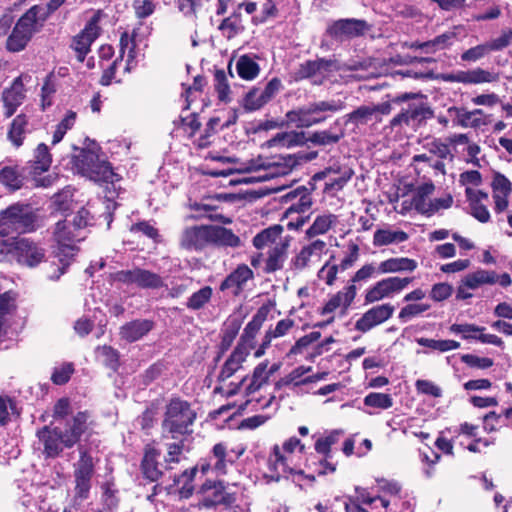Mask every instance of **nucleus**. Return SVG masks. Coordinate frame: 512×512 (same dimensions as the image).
Listing matches in <instances>:
<instances>
[{
  "label": "nucleus",
  "mask_w": 512,
  "mask_h": 512,
  "mask_svg": "<svg viewBox=\"0 0 512 512\" xmlns=\"http://www.w3.org/2000/svg\"><path fill=\"white\" fill-rule=\"evenodd\" d=\"M70 401L67 398L59 399L53 408V417L55 420H64L59 425H46L39 429L36 436L42 444V453L45 458H57L64 449H70L78 444L82 436L89 428L87 412H78L71 418Z\"/></svg>",
  "instance_id": "nucleus-1"
},
{
  "label": "nucleus",
  "mask_w": 512,
  "mask_h": 512,
  "mask_svg": "<svg viewBox=\"0 0 512 512\" xmlns=\"http://www.w3.org/2000/svg\"><path fill=\"white\" fill-rule=\"evenodd\" d=\"M79 173L105 188V198L112 202L121 193V176L114 172L111 164L102 160L94 152L82 150L75 158Z\"/></svg>",
  "instance_id": "nucleus-2"
},
{
  "label": "nucleus",
  "mask_w": 512,
  "mask_h": 512,
  "mask_svg": "<svg viewBox=\"0 0 512 512\" xmlns=\"http://www.w3.org/2000/svg\"><path fill=\"white\" fill-rule=\"evenodd\" d=\"M197 417L191 404L180 397H172L165 406L161 423L162 437L178 439L191 432L190 427Z\"/></svg>",
  "instance_id": "nucleus-3"
},
{
  "label": "nucleus",
  "mask_w": 512,
  "mask_h": 512,
  "mask_svg": "<svg viewBox=\"0 0 512 512\" xmlns=\"http://www.w3.org/2000/svg\"><path fill=\"white\" fill-rule=\"evenodd\" d=\"M45 260V250L28 238L8 239L0 243V262H13L33 268Z\"/></svg>",
  "instance_id": "nucleus-4"
},
{
  "label": "nucleus",
  "mask_w": 512,
  "mask_h": 512,
  "mask_svg": "<svg viewBox=\"0 0 512 512\" xmlns=\"http://www.w3.org/2000/svg\"><path fill=\"white\" fill-rule=\"evenodd\" d=\"M36 215L28 205L13 204L0 212V243L16 239L13 233H26L35 229Z\"/></svg>",
  "instance_id": "nucleus-5"
},
{
  "label": "nucleus",
  "mask_w": 512,
  "mask_h": 512,
  "mask_svg": "<svg viewBox=\"0 0 512 512\" xmlns=\"http://www.w3.org/2000/svg\"><path fill=\"white\" fill-rule=\"evenodd\" d=\"M42 10V7L34 5L19 18L6 41L8 51L19 52L27 46L46 20V15L40 16Z\"/></svg>",
  "instance_id": "nucleus-6"
},
{
  "label": "nucleus",
  "mask_w": 512,
  "mask_h": 512,
  "mask_svg": "<svg viewBox=\"0 0 512 512\" xmlns=\"http://www.w3.org/2000/svg\"><path fill=\"white\" fill-rule=\"evenodd\" d=\"M54 236L58 243L56 257L61 266L58 267L59 273L55 276H51V278L58 279L65 272L66 267H68L70 261L78 252V248L74 245V242L84 240L85 236L75 231L72 225L70 223L67 224L66 221H58L56 223Z\"/></svg>",
  "instance_id": "nucleus-7"
},
{
  "label": "nucleus",
  "mask_w": 512,
  "mask_h": 512,
  "mask_svg": "<svg viewBox=\"0 0 512 512\" xmlns=\"http://www.w3.org/2000/svg\"><path fill=\"white\" fill-rule=\"evenodd\" d=\"M343 107L344 104L340 100L317 101L287 112L286 118L288 122L295 124L298 128H308L325 121V118H314L313 114L317 112L335 113L342 110Z\"/></svg>",
  "instance_id": "nucleus-8"
},
{
  "label": "nucleus",
  "mask_w": 512,
  "mask_h": 512,
  "mask_svg": "<svg viewBox=\"0 0 512 512\" xmlns=\"http://www.w3.org/2000/svg\"><path fill=\"white\" fill-rule=\"evenodd\" d=\"M112 279L125 285H136L141 289H160L165 286L159 274L139 267L117 271L112 274Z\"/></svg>",
  "instance_id": "nucleus-9"
},
{
  "label": "nucleus",
  "mask_w": 512,
  "mask_h": 512,
  "mask_svg": "<svg viewBox=\"0 0 512 512\" xmlns=\"http://www.w3.org/2000/svg\"><path fill=\"white\" fill-rule=\"evenodd\" d=\"M353 175L354 170L350 166L334 162L322 171L314 174L312 180L328 179L325 183L324 191L330 193L342 190Z\"/></svg>",
  "instance_id": "nucleus-10"
},
{
  "label": "nucleus",
  "mask_w": 512,
  "mask_h": 512,
  "mask_svg": "<svg viewBox=\"0 0 512 512\" xmlns=\"http://www.w3.org/2000/svg\"><path fill=\"white\" fill-rule=\"evenodd\" d=\"M94 475L93 457L86 449H79V459L74 464L75 495L78 498L88 497L91 480Z\"/></svg>",
  "instance_id": "nucleus-11"
},
{
  "label": "nucleus",
  "mask_w": 512,
  "mask_h": 512,
  "mask_svg": "<svg viewBox=\"0 0 512 512\" xmlns=\"http://www.w3.org/2000/svg\"><path fill=\"white\" fill-rule=\"evenodd\" d=\"M371 25L363 19L345 18L332 22L327 27V34L335 40H347L364 36Z\"/></svg>",
  "instance_id": "nucleus-12"
},
{
  "label": "nucleus",
  "mask_w": 512,
  "mask_h": 512,
  "mask_svg": "<svg viewBox=\"0 0 512 512\" xmlns=\"http://www.w3.org/2000/svg\"><path fill=\"white\" fill-rule=\"evenodd\" d=\"M435 189L434 184L429 181L418 186V214L426 217H431L438 213L440 210H445L451 207L453 199L450 195L440 198H429Z\"/></svg>",
  "instance_id": "nucleus-13"
},
{
  "label": "nucleus",
  "mask_w": 512,
  "mask_h": 512,
  "mask_svg": "<svg viewBox=\"0 0 512 512\" xmlns=\"http://www.w3.org/2000/svg\"><path fill=\"white\" fill-rule=\"evenodd\" d=\"M412 280L409 277H389L377 282L366 291L365 304L375 303L401 292Z\"/></svg>",
  "instance_id": "nucleus-14"
},
{
  "label": "nucleus",
  "mask_w": 512,
  "mask_h": 512,
  "mask_svg": "<svg viewBox=\"0 0 512 512\" xmlns=\"http://www.w3.org/2000/svg\"><path fill=\"white\" fill-rule=\"evenodd\" d=\"M101 10L96 11L86 24L85 28L74 37L72 47L77 53V59L82 62L90 51L91 44L100 34L99 21L103 17Z\"/></svg>",
  "instance_id": "nucleus-15"
},
{
  "label": "nucleus",
  "mask_w": 512,
  "mask_h": 512,
  "mask_svg": "<svg viewBox=\"0 0 512 512\" xmlns=\"http://www.w3.org/2000/svg\"><path fill=\"white\" fill-rule=\"evenodd\" d=\"M200 502L204 507L229 505L235 501L234 493L223 482L206 481L199 490Z\"/></svg>",
  "instance_id": "nucleus-16"
},
{
  "label": "nucleus",
  "mask_w": 512,
  "mask_h": 512,
  "mask_svg": "<svg viewBox=\"0 0 512 512\" xmlns=\"http://www.w3.org/2000/svg\"><path fill=\"white\" fill-rule=\"evenodd\" d=\"M333 61L324 58L316 60H307L301 63L294 72V80L301 81L304 79H314V84H321L323 79L331 72Z\"/></svg>",
  "instance_id": "nucleus-17"
},
{
  "label": "nucleus",
  "mask_w": 512,
  "mask_h": 512,
  "mask_svg": "<svg viewBox=\"0 0 512 512\" xmlns=\"http://www.w3.org/2000/svg\"><path fill=\"white\" fill-rule=\"evenodd\" d=\"M394 310V306L389 303L374 306L356 321L355 328L363 333L368 332L388 320L393 315Z\"/></svg>",
  "instance_id": "nucleus-18"
},
{
  "label": "nucleus",
  "mask_w": 512,
  "mask_h": 512,
  "mask_svg": "<svg viewBox=\"0 0 512 512\" xmlns=\"http://www.w3.org/2000/svg\"><path fill=\"white\" fill-rule=\"evenodd\" d=\"M209 244V225L186 227L180 236L179 245L187 251H200Z\"/></svg>",
  "instance_id": "nucleus-19"
},
{
  "label": "nucleus",
  "mask_w": 512,
  "mask_h": 512,
  "mask_svg": "<svg viewBox=\"0 0 512 512\" xmlns=\"http://www.w3.org/2000/svg\"><path fill=\"white\" fill-rule=\"evenodd\" d=\"M297 447H299L300 451L304 450V445L297 437L287 439L282 447L274 445L269 457V465L271 468L274 470H279L280 468L283 473H292L293 470L288 465V458L285 454H292Z\"/></svg>",
  "instance_id": "nucleus-20"
},
{
  "label": "nucleus",
  "mask_w": 512,
  "mask_h": 512,
  "mask_svg": "<svg viewBox=\"0 0 512 512\" xmlns=\"http://www.w3.org/2000/svg\"><path fill=\"white\" fill-rule=\"evenodd\" d=\"M327 249L324 240L316 239L304 245L299 253L292 259L291 268L295 271H302L309 267L314 259L319 260Z\"/></svg>",
  "instance_id": "nucleus-21"
},
{
  "label": "nucleus",
  "mask_w": 512,
  "mask_h": 512,
  "mask_svg": "<svg viewBox=\"0 0 512 512\" xmlns=\"http://www.w3.org/2000/svg\"><path fill=\"white\" fill-rule=\"evenodd\" d=\"M26 98L25 88L23 83V75L14 79L12 85L5 88L1 95V100L4 108V115L10 118L24 102Z\"/></svg>",
  "instance_id": "nucleus-22"
},
{
  "label": "nucleus",
  "mask_w": 512,
  "mask_h": 512,
  "mask_svg": "<svg viewBox=\"0 0 512 512\" xmlns=\"http://www.w3.org/2000/svg\"><path fill=\"white\" fill-rule=\"evenodd\" d=\"M250 354V347L245 343H237L229 357L224 362L221 371L218 374V381L223 382L231 378L238 370L242 368Z\"/></svg>",
  "instance_id": "nucleus-23"
},
{
  "label": "nucleus",
  "mask_w": 512,
  "mask_h": 512,
  "mask_svg": "<svg viewBox=\"0 0 512 512\" xmlns=\"http://www.w3.org/2000/svg\"><path fill=\"white\" fill-rule=\"evenodd\" d=\"M447 81L462 83V84H483L496 82L499 79L497 73L485 70L482 68H475L468 71H458L449 74L445 77Z\"/></svg>",
  "instance_id": "nucleus-24"
},
{
  "label": "nucleus",
  "mask_w": 512,
  "mask_h": 512,
  "mask_svg": "<svg viewBox=\"0 0 512 512\" xmlns=\"http://www.w3.org/2000/svg\"><path fill=\"white\" fill-rule=\"evenodd\" d=\"M469 204L470 214L481 223H487L490 220V212L487 208L489 196L486 192L467 187L465 190Z\"/></svg>",
  "instance_id": "nucleus-25"
},
{
  "label": "nucleus",
  "mask_w": 512,
  "mask_h": 512,
  "mask_svg": "<svg viewBox=\"0 0 512 512\" xmlns=\"http://www.w3.org/2000/svg\"><path fill=\"white\" fill-rule=\"evenodd\" d=\"M253 277L254 273L247 265H239L224 279L220 285V290H231L234 296H238L243 291L247 281L253 279Z\"/></svg>",
  "instance_id": "nucleus-26"
},
{
  "label": "nucleus",
  "mask_w": 512,
  "mask_h": 512,
  "mask_svg": "<svg viewBox=\"0 0 512 512\" xmlns=\"http://www.w3.org/2000/svg\"><path fill=\"white\" fill-rule=\"evenodd\" d=\"M494 211L504 212L508 207V198L512 192V184L503 174L495 173L492 181Z\"/></svg>",
  "instance_id": "nucleus-27"
},
{
  "label": "nucleus",
  "mask_w": 512,
  "mask_h": 512,
  "mask_svg": "<svg viewBox=\"0 0 512 512\" xmlns=\"http://www.w3.org/2000/svg\"><path fill=\"white\" fill-rule=\"evenodd\" d=\"M283 232V226L279 224L272 225L255 235L253 245L255 248L261 250L278 246L279 243L290 242L288 237L283 236Z\"/></svg>",
  "instance_id": "nucleus-28"
},
{
  "label": "nucleus",
  "mask_w": 512,
  "mask_h": 512,
  "mask_svg": "<svg viewBox=\"0 0 512 512\" xmlns=\"http://www.w3.org/2000/svg\"><path fill=\"white\" fill-rule=\"evenodd\" d=\"M357 289L354 284L344 287L343 290L334 294L323 306L321 315L332 314L336 309L342 308L344 311L352 304L356 297Z\"/></svg>",
  "instance_id": "nucleus-29"
},
{
  "label": "nucleus",
  "mask_w": 512,
  "mask_h": 512,
  "mask_svg": "<svg viewBox=\"0 0 512 512\" xmlns=\"http://www.w3.org/2000/svg\"><path fill=\"white\" fill-rule=\"evenodd\" d=\"M268 313L269 308L267 306H261L245 326L243 334L241 335L240 341L238 343L248 344L251 350L254 347L255 336L267 319Z\"/></svg>",
  "instance_id": "nucleus-30"
},
{
  "label": "nucleus",
  "mask_w": 512,
  "mask_h": 512,
  "mask_svg": "<svg viewBox=\"0 0 512 512\" xmlns=\"http://www.w3.org/2000/svg\"><path fill=\"white\" fill-rule=\"evenodd\" d=\"M209 244L236 248L241 245V240L230 229L218 225H209Z\"/></svg>",
  "instance_id": "nucleus-31"
},
{
  "label": "nucleus",
  "mask_w": 512,
  "mask_h": 512,
  "mask_svg": "<svg viewBox=\"0 0 512 512\" xmlns=\"http://www.w3.org/2000/svg\"><path fill=\"white\" fill-rule=\"evenodd\" d=\"M153 328V322L147 319H138L126 323L120 328V336L128 342H135L145 336Z\"/></svg>",
  "instance_id": "nucleus-32"
},
{
  "label": "nucleus",
  "mask_w": 512,
  "mask_h": 512,
  "mask_svg": "<svg viewBox=\"0 0 512 512\" xmlns=\"http://www.w3.org/2000/svg\"><path fill=\"white\" fill-rule=\"evenodd\" d=\"M449 111L455 112L457 124L463 128H478L488 123L482 109L466 111L463 109L453 108Z\"/></svg>",
  "instance_id": "nucleus-33"
},
{
  "label": "nucleus",
  "mask_w": 512,
  "mask_h": 512,
  "mask_svg": "<svg viewBox=\"0 0 512 512\" xmlns=\"http://www.w3.org/2000/svg\"><path fill=\"white\" fill-rule=\"evenodd\" d=\"M290 242L279 243L278 246L271 247L267 252L265 261V272L273 273L283 268L288 256Z\"/></svg>",
  "instance_id": "nucleus-34"
},
{
  "label": "nucleus",
  "mask_w": 512,
  "mask_h": 512,
  "mask_svg": "<svg viewBox=\"0 0 512 512\" xmlns=\"http://www.w3.org/2000/svg\"><path fill=\"white\" fill-rule=\"evenodd\" d=\"M308 139L304 132L290 131L277 133L270 141V146L291 148L304 145Z\"/></svg>",
  "instance_id": "nucleus-35"
},
{
  "label": "nucleus",
  "mask_w": 512,
  "mask_h": 512,
  "mask_svg": "<svg viewBox=\"0 0 512 512\" xmlns=\"http://www.w3.org/2000/svg\"><path fill=\"white\" fill-rule=\"evenodd\" d=\"M337 222L338 218L335 214L327 213L318 215L312 225L306 230V236L311 239L318 235H323L335 226Z\"/></svg>",
  "instance_id": "nucleus-36"
},
{
  "label": "nucleus",
  "mask_w": 512,
  "mask_h": 512,
  "mask_svg": "<svg viewBox=\"0 0 512 512\" xmlns=\"http://www.w3.org/2000/svg\"><path fill=\"white\" fill-rule=\"evenodd\" d=\"M268 364L269 361L264 360L256 365V367L253 369L252 375L250 377V383L245 389L247 396L259 391L265 384L268 383L270 378L267 373Z\"/></svg>",
  "instance_id": "nucleus-37"
},
{
  "label": "nucleus",
  "mask_w": 512,
  "mask_h": 512,
  "mask_svg": "<svg viewBox=\"0 0 512 512\" xmlns=\"http://www.w3.org/2000/svg\"><path fill=\"white\" fill-rule=\"evenodd\" d=\"M408 239V234L400 230L378 229L374 232L373 244L376 247L397 244Z\"/></svg>",
  "instance_id": "nucleus-38"
},
{
  "label": "nucleus",
  "mask_w": 512,
  "mask_h": 512,
  "mask_svg": "<svg viewBox=\"0 0 512 512\" xmlns=\"http://www.w3.org/2000/svg\"><path fill=\"white\" fill-rule=\"evenodd\" d=\"M497 281V274L494 271L479 269L469 273L463 279V284L468 289H477L484 284H494Z\"/></svg>",
  "instance_id": "nucleus-39"
},
{
  "label": "nucleus",
  "mask_w": 512,
  "mask_h": 512,
  "mask_svg": "<svg viewBox=\"0 0 512 512\" xmlns=\"http://www.w3.org/2000/svg\"><path fill=\"white\" fill-rule=\"evenodd\" d=\"M416 267L413 259L406 257L390 258L381 262L378 266V273H396L401 271H412Z\"/></svg>",
  "instance_id": "nucleus-40"
},
{
  "label": "nucleus",
  "mask_w": 512,
  "mask_h": 512,
  "mask_svg": "<svg viewBox=\"0 0 512 512\" xmlns=\"http://www.w3.org/2000/svg\"><path fill=\"white\" fill-rule=\"evenodd\" d=\"M212 453L216 459L213 469L219 474H226L228 464L235 462V457H232L228 452V448L224 443H217L213 446Z\"/></svg>",
  "instance_id": "nucleus-41"
},
{
  "label": "nucleus",
  "mask_w": 512,
  "mask_h": 512,
  "mask_svg": "<svg viewBox=\"0 0 512 512\" xmlns=\"http://www.w3.org/2000/svg\"><path fill=\"white\" fill-rule=\"evenodd\" d=\"M28 119L25 114L17 115L10 126L8 131V139L15 147H20L23 144L24 135L27 131Z\"/></svg>",
  "instance_id": "nucleus-42"
},
{
  "label": "nucleus",
  "mask_w": 512,
  "mask_h": 512,
  "mask_svg": "<svg viewBox=\"0 0 512 512\" xmlns=\"http://www.w3.org/2000/svg\"><path fill=\"white\" fill-rule=\"evenodd\" d=\"M455 37L456 34L454 32H445L435 37L433 40L421 44L418 43V49L426 53L444 50L453 44Z\"/></svg>",
  "instance_id": "nucleus-43"
},
{
  "label": "nucleus",
  "mask_w": 512,
  "mask_h": 512,
  "mask_svg": "<svg viewBox=\"0 0 512 512\" xmlns=\"http://www.w3.org/2000/svg\"><path fill=\"white\" fill-rule=\"evenodd\" d=\"M218 28L226 38L231 39L235 37L244 29L241 20V13L239 11H234L230 16L222 20Z\"/></svg>",
  "instance_id": "nucleus-44"
},
{
  "label": "nucleus",
  "mask_w": 512,
  "mask_h": 512,
  "mask_svg": "<svg viewBox=\"0 0 512 512\" xmlns=\"http://www.w3.org/2000/svg\"><path fill=\"white\" fill-rule=\"evenodd\" d=\"M52 163V157L47 145L41 143L37 146L34 153L32 169L34 174L46 172Z\"/></svg>",
  "instance_id": "nucleus-45"
},
{
  "label": "nucleus",
  "mask_w": 512,
  "mask_h": 512,
  "mask_svg": "<svg viewBox=\"0 0 512 512\" xmlns=\"http://www.w3.org/2000/svg\"><path fill=\"white\" fill-rule=\"evenodd\" d=\"M236 71L242 79L253 80L258 76L260 67L251 57L243 55L237 60Z\"/></svg>",
  "instance_id": "nucleus-46"
},
{
  "label": "nucleus",
  "mask_w": 512,
  "mask_h": 512,
  "mask_svg": "<svg viewBox=\"0 0 512 512\" xmlns=\"http://www.w3.org/2000/svg\"><path fill=\"white\" fill-rule=\"evenodd\" d=\"M345 118L346 124L352 123L357 127L366 125L368 122L375 119L374 110L371 108V105H362L348 113Z\"/></svg>",
  "instance_id": "nucleus-47"
},
{
  "label": "nucleus",
  "mask_w": 512,
  "mask_h": 512,
  "mask_svg": "<svg viewBox=\"0 0 512 512\" xmlns=\"http://www.w3.org/2000/svg\"><path fill=\"white\" fill-rule=\"evenodd\" d=\"M213 290L210 286H204L198 291L194 292L186 302V307L190 310L196 311L204 308L212 298Z\"/></svg>",
  "instance_id": "nucleus-48"
},
{
  "label": "nucleus",
  "mask_w": 512,
  "mask_h": 512,
  "mask_svg": "<svg viewBox=\"0 0 512 512\" xmlns=\"http://www.w3.org/2000/svg\"><path fill=\"white\" fill-rule=\"evenodd\" d=\"M141 466L145 478L152 482L157 481L162 475V472L158 468L157 454L155 451L145 453Z\"/></svg>",
  "instance_id": "nucleus-49"
},
{
  "label": "nucleus",
  "mask_w": 512,
  "mask_h": 512,
  "mask_svg": "<svg viewBox=\"0 0 512 512\" xmlns=\"http://www.w3.org/2000/svg\"><path fill=\"white\" fill-rule=\"evenodd\" d=\"M344 135L345 133L341 129L338 133H334L332 130H322L312 133L308 141L315 145L327 146L338 143Z\"/></svg>",
  "instance_id": "nucleus-50"
},
{
  "label": "nucleus",
  "mask_w": 512,
  "mask_h": 512,
  "mask_svg": "<svg viewBox=\"0 0 512 512\" xmlns=\"http://www.w3.org/2000/svg\"><path fill=\"white\" fill-rule=\"evenodd\" d=\"M197 473V468L193 467L191 469L185 470L180 476L175 478L174 482L177 486H179L180 494L188 498L192 495L193 485L191 482L193 481L195 475Z\"/></svg>",
  "instance_id": "nucleus-51"
},
{
  "label": "nucleus",
  "mask_w": 512,
  "mask_h": 512,
  "mask_svg": "<svg viewBox=\"0 0 512 512\" xmlns=\"http://www.w3.org/2000/svg\"><path fill=\"white\" fill-rule=\"evenodd\" d=\"M418 345L436 350L439 352H447L456 350L460 347V343L455 340H435L428 338H418Z\"/></svg>",
  "instance_id": "nucleus-52"
},
{
  "label": "nucleus",
  "mask_w": 512,
  "mask_h": 512,
  "mask_svg": "<svg viewBox=\"0 0 512 512\" xmlns=\"http://www.w3.org/2000/svg\"><path fill=\"white\" fill-rule=\"evenodd\" d=\"M209 0H179V9L186 16L197 17L207 10Z\"/></svg>",
  "instance_id": "nucleus-53"
},
{
  "label": "nucleus",
  "mask_w": 512,
  "mask_h": 512,
  "mask_svg": "<svg viewBox=\"0 0 512 512\" xmlns=\"http://www.w3.org/2000/svg\"><path fill=\"white\" fill-rule=\"evenodd\" d=\"M77 114L74 111H68L62 121L57 125L56 130L53 134L52 143H59L66 132L70 130L76 122Z\"/></svg>",
  "instance_id": "nucleus-54"
},
{
  "label": "nucleus",
  "mask_w": 512,
  "mask_h": 512,
  "mask_svg": "<svg viewBox=\"0 0 512 512\" xmlns=\"http://www.w3.org/2000/svg\"><path fill=\"white\" fill-rule=\"evenodd\" d=\"M15 297L11 291L0 294V336L3 332L5 316L15 310Z\"/></svg>",
  "instance_id": "nucleus-55"
},
{
  "label": "nucleus",
  "mask_w": 512,
  "mask_h": 512,
  "mask_svg": "<svg viewBox=\"0 0 512 512\" xmlns=\"http://www.w3.org/2000/svg\"><path fill=\"white\" fill-rule=\"evenodd\" d=\"M262 95L259 88H253L250 90L243 101V107L246 111H256L262 108L268 102Z\"/></svg>",
  "instance_id": "nucleus-56"
},
{
  "label": "nucleus",
  "mask_w": 512,
  "mask_h": 512,
  "mask_svg": "<svg viewBox=\"0 0 512 512\" xmlns=\"http://www.w3.org/2000/svg\"><path fill=\"white\" fill-rule=\"evenodd\" d=\"M215 89L218 94V98L222 102L230 101V87L227 80V75L224 70H216L214 74Z\"/></svg>",
  "instance_id": "nucleus-57"
},
{
  "label": "nucleus",
  "mask_w": 512,
  "mask_h": 512,
  "mask_svg": "<svg viewBox=\"0 0 512 512\" xmlns=\"http://www.w3.org/2000/svg\"><path fill=\"white\" fill-rule=\"evenodd\" d=\"M364 404L378 409H388L393 405V401L389 394L369 393L364 398Z\"/></svg>",
  "instance_id": "nucleus-58"
},
{
  "label": "nucleus",
  "mask_w": 512,
  "mask_h": 512,
  "mask_svg": "<svg viewBox=\"0 0 512 512\" xmlns=\"http://www.w3.org/2000/svg\"><path fill=\"white\" fill-rule=\"evenodd\" d=\"M485 330L484 327L476 326L474 324H452L450 331L455 334H461L464 339H475L477 340L480 332Z\"/></svg>",
  "instance_id": "nucleus-59"
},
{
  "label": "nucleus",
  "mask_w": 512,
  "mask_h": 512,
  "mask_svg": "<svg viewBox=\"0 0 512 512\" xmlns=\"http://www.w3.org/2000/svg\"><path fill=\"white\" fill-rule=\"evenodd\" d=\"M490 52H492L490 46L488 42H485L463 52L461 59L466 62H476L487 56Z\"/></svg>",
  "instance_id": "nucleus-60"
},
{
  "label": "nucleus",
  "mask_w": 512,
  "mask_h": 512,
  "mask_svg": "<svg viewBox=\"0 0 512 512\" xmlns=\"http://www.w3.org/2000/svg\"><path fill=\"white\" fill-rule=\"evenodd\" d=\"M0 183L11 190H17L22 185V180L16 170L11 167H4L0 171Z\"/></svg>",
  "instance_id": "nucleus-61"
},
{
  "label": "nucleus",
  "mask_w": 512,
  "mask_h": 512,
  "mask_svg": "<svg viewBox=\"0 0 512 512\" xmlns=\"http://www.w3.org/2000/svg\"><path fill=\"white\" fill-rule=\"evenodd\" d=\"M295 321L291 318H284L277 322L275 328L269 329L265 335L272 341L275 338H280L288 334L294 327Z\"/></svg>",
  "instance_id": "nucleus-62"
},
{
  "label": "nucleus",
  "mask_w": 512,
  "mask_h": 512,
  "mask_svg": "<svg viewBox=\"0 0 512 512\" xmlns=\"http://www.w3.org/2000/svg\"><path fill=\"white\" fill-rule=\"evenodd\" d=\"M99 355L105 366L116 371L119 366V354L117 350L110 346H102L98 349Z\"/></svg>",
  "instance_id": "nucleus-63"
},
{
  "label": "nucleus",
  "mask_w": 512,
  "mask_h": 512,
  "mask_svg": "<svg viewBox=\"0 0 512 512\" xmlns=\"http://www.w3.org/2000/svg\"><path fill=\"white\" fill-rule=\"evenodd\" d=\"M339 266L336 264H330L326 262L321 269L318 271L317 276L320 280H323L328 286L334 285L337 274L339 271Z\"/></svg>",
  "instance_id": "nucleus-64"
}]
</instances>
